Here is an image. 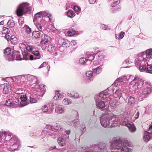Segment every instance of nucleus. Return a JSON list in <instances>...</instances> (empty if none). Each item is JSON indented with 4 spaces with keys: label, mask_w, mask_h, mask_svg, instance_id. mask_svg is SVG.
I'll list each match as a JSON object with an SVG mask.
<instances>
[{
    "label": "nucleus",
    "mask_w": 152,
    "mask_h": 152,
    "mask_svg": "<svg viewBox=\"0 0 152 152\" xmlns=\"http://www.w3.org/2000/svg\"><path fill=\"white\" fill-rule=\"evenodd\" d=\"M151 90L150 88L148 87L144 89L142 93V97L144 98H146L151 93Z\"/></svg>",
    "instance_id": "nucleus-23"
},
{
    "label": "nucleus",
    "mask_w": 152,
    "mask_h": 152,
    "mask_svg": "<svg viewBox=\"0 0 152 152\" xmlns=\"http://www.w3.org/2000/svg\"><path fill=\"white\" fill-rule=\"evenodd\" d=\"M147 59L143 58L142 56L140 55V53L139 55L138 58H136L135 60V66L138 67V66L147 63Z\"/></svg>",
    "instance_id": "nucleus-12"
},
{
    "label": "nucleus",
    "mask_w": 152,
    "mask_h": 152,
    "mask_svg": "<svg viewBox=\"0 0 152 152\" xmlns=\"http://www.w3.org/2000/svg\"><path fill=\"white\" fill-rule=\"evenodd\" d=\"M11 51V50L10 48H6L4 51V54L5 55H6V56H10V53Z\"/></svg>",
    "instance_id": "nucleus-53"
},
{
    "label": "nucleus",
    "mask_w": 152,
    "mask_h": 152,
    "mask_svg": "<svg viewBox=\"0 0 152 152\" xmlns=\"http://www.w3.org/2000/svg\"><path fill=\"white\" fill-rule=\"evenodd\" d=\"M41 110L44 113H50V112L49 111L48 107L47 105L43 106L41 108Z\"/></svg>",
    "instance_id": "nucleus-38"
},
{
    "label": "nucleus",
    "mask_w": 152,
    "mask_h": 152,
    "mask_svg": "<svg viewBox=\"0 0 152 152\" xmlns=\"http://www.w3.org/2000/svg\"><path fill=\"white\" fill-rule=\"evenodd\" d=\"M22 53L23 56V60H33V56L27 52H23Z\"/></svg>",
    "instance_id": "nucleus-21"
},
{
    "label": "nucleus",
    "mask_w": 152,
    "mask_h": 152,
    "mask_svg": "<svg viewBox=\"0 0 152 152\" xmlns=\"http://www.w3.org/2000/svg\"><path fill=\"white\" fill-rule=\"evenodd\" d=\"M38 30L39 31H34L32 33V36L35 39L39 38L41 36L42 32L40 31L39 30Z\"/></svg>",
    "instance_id": "nucleus-29"
},
{
    "label": "nucleus",
    "mask_w": 152,
    "mask_h": 152,
    "mask_svg": "<svg viewBox=\"0 0 152 152\" xmlns=\"http://www.w3.org/2000/svg\"><path fill=\"white\" fill-rule=\"evenodd\" d=\"M23 92L22 91L19 92V91H16V93L14 94H17L18 96V99L19 100V99L21 101L20 102L21 106H24L27 104V96L25 94H22Z\"/></svg>",
    "instance_id": "nucleus-9"
},
{
    "label": "nucleus",
    "mask_w": 152,
    "mask_h": 152,
    "mask_svg": "<svg viewBox=\"0 0 152 152\" xmlns=\"http://www.w3.org/2000/svg\"><path fill=\"white\" fill-rule=\"evenodd\" d=\"M7 25L9 28H12L15 26V23L13 20H11L8 21Z\"/></svg>",
    "instance_id": "nucleus-41"
},
{
    "label": "nucleus",
    "mask_w": 152,
    "mask_h": 152,
    "mask_svg": "<svg viewBox=\"0 0 152 152\" xmlns=\"http://www.w3.org/2000/svg\"><path fill=\"white\" fill-rule=\"evenodd\" d=\"M107 90H105L94 96L96 106L100 109H102L105 107V104L104 100L107 98Z\"/></svg>",
    "instance_id": "nucleus-4"
},
{
    "label": "nucleus",
    "mask_w": 152,
    "mask_h": 152,
    "mask_svg": "<svg viewBox=\"0 0 152 152\" xmlns=\"http://www.w3.org/2000/svg\"><path fill=\"white\" fill-rule=\"evenodd\" d=\"M5 34L4 35H3L2 37H5L7 41L9 42L10 40L11 41V42H12L11 40L12 39L10 37V36L8 34Z\"/></svg>",
    "instance_id": "nucleus-59"
},
{
    "label": "nucleus",
    "mask_w": 152,
    "mask_h": 152,
    "mask_svg": "<svg viewBox=\"0 0 152 152\" xmlns=\"http://www.w3.org/2000/svg\"><path fill=\"white\" fill-rule=\"evenodd\" d=\"M87 62V59L84 57L81 58L79 59V62L82 65L85 64Z\"/></svg>",
    "instance_id": "nucleus-47"
},
{
    "label": "nucleus",
    "mask_w": 152,
    "mask_h": 152,
    "mask_svg": "<svg viewBox=\"0 0 152 152\" xmlns=\"http://www.w3.org/2000/svg\"><path fill=\"white\" fill-rule=\"evenodd\" d=\"M41 15L42 16V18H44L47 15H48V13L45 11H41Z\"/></svg>",
    "instance_id": "nucleus-62"
},
{
    "label": "nucleus",
    "mask_w": 152,
    "mask_h": 152,
    "mask_svg": "<svg viewBox=\"0 0 152 152\" xmlns=\"http://www.w3.org/2000/svg\"><path fill=\"white\" fill-rule=\"evenodd\" d=\"M7 97L8 99L6 100L5 104L7 106H11L13 104L18 103L20 102L17 94H11L7 96Z\"/></svg>",
    "instance_id": "nucleus-5"
},
{
    "label": "nucleus",
    "mask_w": 152,
    "mask_h": 152,
    "mask_svg": "<svg viewBox=\"0 0 152 152\" xmlns=\"http://www.w3.org/2000/svg\"><path fill=\"white\" fill-rule=\"evenodd\" d=\"M26 78L30 83H32L33 84H35L37 83L38 84L39 83L37 80V78L33 75H28L26 77Z\"/></svg>",
    "instance_id": "nucleus-18"
},
{
    "label": "nucleus",
    "mask_w": 152,
    "mask_h": 152,
    "mask_svg": "<svg viewBox=\"0 0 152 152\" xmlns=\"http://www.w3.org/2000/svg\"><path fill=\"white\" fill-rule=\"evenodd\" d=\"M100 28L104 30L110 29V28H108L107 26H106V25L104 24H101L100 25Z\"/></svg>",
    "instance_id": "nucleus-61"
},
{
    "label": "nucleus",
    "mask_w": 152,
    "mask_h": 152,
    "mask_svg": "<svg viewBox=\"0 0 152 152\" xmlns=\"http://www.w3.org/2000/svg\"><path fill=\"white\" fill-rule=\"evenodd\" d=\"M95 56L98 60H101L104 58L103 53L100 52L96 54Z\"/></svg>",
    "instance_id": "nucleus-36"
},
{
    "label": "nucleus",
    "mask_w": 152,
    "mask_h": 152,
    "mask_svg": "<svg viewBox=\"0 0 152 152\" xmlns=\"http://www.w3.org/2000/svg\"><path fill=\"white\" fill-rule=\"evenodd\" d=\"M113 3L112 4L111 6L113 8L115 7L114 4L117 5L118 4L120 3V1L119 0H113Z\"/></svg>",
    "instance_id": "nucleus-60"
},
{
    "label": "nucleus",
    "mask_w": 152,
    "mask_h": 152,
    "mask_svg": "<svg viewBox=\"0 0 152 152\" xmlns=\"http://www.w3.org/2000/svg\"><path fill=\"white\" fill-rule=\"evenodd\" d=\"M38 134L37 132H31L30 133L29 135L30 136L34 137Z\"/></svg>",
    "instance_id": "nucleus-63"
},
{
    "label": "nucleus",
    "mask_w": 152,
    "mask_h": 152,
    "mask_svg": "<svg viewBox=\"0 0 152 152\" xmlns=\"http://www.w3.org/2000/svg\"><path fill=\"white\" fill-rule=\"evenodd\" d=\"M72 124L73 126H74L75 128H76L78 127L80 123L78 121H76L75 120H74L72 121Z\"/></svg>",
    "instance_id": "nucleus-56"
},
{
    "label": "nucleus",
    "mask_w": 152,
    "mask_h": 152,
    "mask_svg": "<svg viewBox=\"0 0 152 152\" xmlns=\"http://www.w3.org/2000/svg\"><path fill=\"white\" fill-rule=\"evenodd\" d=\"M38 99L36 97V98L34 97H31L30 98V102L31 103H35L37 102V99Z\"/></svg>",
    "instance_id": "nucleus-54"
},
{
    "label": "nucleus",
    "mask_w": 152,
    "mask_h": 152,
    "mask_svg": "<svg viewBox=\"0 0 152 152\" xmlns=\"http://www.w3.org/2000/svg\"><path fill=\"white\" fill-rule=\"evenodd\" d=\"M105 145L103 142H100L99 144H95L92 145V148L94 149V151L93 152H107L105 149Z\"/></svg>",
    "instance_id": "nucleus-10"
},
{
    "label": "nucleus",
    "mask_w": 152,
    "mask_h": 152,
    "mask_svg": "<svg viewBox=\"0 0 152 152\" xmlns=\"http://www.w3.org/2000/svg\"><path fill=\"white\" fill-rule=\"evenodd\" d=\"M31 53L34 55H31L33 57V60L39 59L41 57L39 52L38 50H34Z\"/></svg>",
    "instance_id": "nucleus-24"
},
{
    "label": "nucleus",
    "mask_w": 152,
    "mask_h": 152,
    "mask_svg": "<svg viewBox=\"0 0 152 152\" xmlns=\"http://www.w3.org/2000/svg\"><path fill=\"white\" fill-rule=\"evenodd\" d=\"M145 64H142V65H141L138 66L139 69V70L140 71V72H146L147 66V65L148 64V63L147 62V63H145Z\"/></svg>",
    "instance_id": "nucleus-33"
},
{
    "label": "nucleus",
    "mask_w": 152,
    "mask_h": 152,
    "mask_svg": "<svg viewBox=\"0 0 152 152\" xmlns=\"http://www.w3.org/2000/svg\"><path fill=\"white\" fill-rule=\"evenodd\" d=\"M71 45L72 46H75L74 48L75 49L78 46H77V41L76 40H72L70 42Z\"/></svg>",
    "instance_id": "nucleus-46"
},
{
    "label": "nucleus",
    "mask_w": 152,
    "mask_h": 152,
    "mask_svg": "<svg viewBox=\"0 0 152 152\" xmlns=\"http://www.w3.org/2000/svg\"><path fill=\"white\" fill-rule=\"evenodd\" d=\"M102 66V65L99 67H96V68L93 69L94 73L99 74L102 71L101 67Z\"/></svg>",
    "instance_id": "nucleus-39"
},
{
    "label": "nucleus",
    "mask_w": 152,
    "mask_h": 152,
    "mask_svg": "<svg viewBox=\"0 0 152 152\" xmlns=\"http://www.w3.org/2000/svg\"><path fill=\"white\" fill-rule=\"evenodd\" d=\"M129 145L127 140L122 143L118 138L115 137L111 142L110 152H128L129 149L128 147Z\"/></svg>",
    "instance_id": "nucleus-1"
},
{
    "label": "nucleus",
    "mask_w": 152,
    "mask_h": 152,
    "mask_svg": "<svg viewBox=\"0 0 152 152\" xmlns=\"http://www.w3.org/2000/svg\"><path fill=\"white\" fill-rule=\"evenodd\" d=\"M5 57L7 60H8L9 61L14 60L15 58V53H14V51L13 52L12 54H10V56H5Z\"/></svg>",
    "instance_id": "nucleus-35"
},
{
    "label": "nucleus",
    "mask_w": 152,
    "mask_h": 152,
    "mask_svg": "<svg viewBox=\"0 0 152 152\" xmlns=\"http://www.w3.org/2000/svg\"><path fill=\"white\" fill-rule=\"evenodd\" d=\"M144 80L142 79L135 82L134 83L132 84L135 89L141 88L144 84Z\"/></svg>",
    "instance_id": "nucleus-16"
},
{
    "label": "nucleus",
    "mask_w": 152,
    "mask_h": 152,
    "mask_svg": "<svg viewBox=\"0 0 152 152\" xmlns=\"http://www.w3.org/2000/svg\"><path fill=\"white\" fill-rule=\"evenodd\" d=\"M52 127H53L52 125L51 126L50 125H47L45 128L44 130L42 131V134L44 133V135H45L48 133V132H49L50 130H52Z\"/></svg>",
    "instance_id": "nucleus-31"
},
{
    "label": "nucleus",
    "mask_w": 152,
    "mask_h": 152,
    "mask_svg": "<svg viewBox=\"0 0 152 152\" xmlns=\"http://www.w3.org/2000/svg\"><path fill=\"white\" fill-rule=\"evenodd\" d=\"M14 53L15 55V59L17 60H23V58L22 57V55H20L19 52L17 51H14Z\"/></svg>",
    "instance_id": "nucleus-32"
},
{
    "label": "nucleus",
    "mask_w": 152,
    "mask_h": 152,
    "mask_svg": "<svg viewBox=\"0 0 152 152\" xmlns=\"http://www.w3.org/2000/svg\"><path fill=\"white\" fill-rule=\"evenodd\" d=\"M128 128L129 129L130 132L132 133L135 132L136 130L135 126L134 125H132V124H131V126Z\"/></svg>",
    "instance_id": "nucleus-49"
},
{
    "label": "nucleus",
    "mask_w": 152,
    "mask_h": 152,
    "mask_svg": "<svg viewBox=\"0 0 152 152\" xmlns=\"http://www.w3.org/2000/svg\"><path fill=\"white\" fill-rule=\"evenodd\" d=\"M146 72L152 74V65L148 64L147 66Z\"/></svg>",
    "instance_id": "nucleus-44"
},
{
    "label": "nucleus",
    "mask_w": 152,
    "mask_h": 152,
    "mask_svg": "<svg viewBox=\"0 0 152 152\" xmlns=\"http://www.w3.org/2000/svg\"><path fill=\"white\" fill-rule=\"evenodd\" d=\"M135 102V99L134 97L130 96L128 99V104L130 105H132Z\"/></svg>",
    "instance_id": "nucleus-34"
},
{
    "label": "nucleus",
    "mask_w": 152,
    "mask_h": 152,
    "mask_svg": "<svg viewBox=\"0 0 152 152\" xmlns=\"http://www.w3.org/2000/svg\"><path fill=\"white\" fill-rule=\"evenodd\" d=\"M59 44L63 47H67L70 45V42L66 39H62L59 41Z\"/></svg>",
    "instance_id": "nucleus-22"
},
{
    "label": "nucleus",
    "mask_w": 152,
    "mask_h": 152,
    "mask_svg": "<svg viewBox=\"0 0 152 152\" xmlns=\"http://www.w3.org/2000/svg\"><path fill=\"white\" fill-rule=\"evenodd\" d=\"M11 149L15 151L19 149L20 146V141L16 136L12 137L10 140Z\"/></svg>",
    "instance_id": "nucleus-6"
},
{
    "label": "nucleus",
    "mask_w": 152,
    "mask_h": 152,
    "mask_svg": "<svg viewBox=\"0 0 152 152\" xmlns=\"http://www.w3.org/2000/svg\"><path fill=\"white\" fill-rule=\"evenodd\" d=\"M122 91L120 89H117L116 90L114 93V96L117 97H119L121 96Z\"/></svg>",
    "instance_id": "nucleus-40"
},
{
    "label": "nucleus",
    "mask_w": 152,
    "mask_h": 152,
    "mask_svg": "<svg viewBox=\"0 0 152 152\" xmlns=\"http://www.w3.org/2000/svg\"><path fill=\"white\" fill-rule=\"evenodd\" d=\"M74 9L76 12H77V15H79V14L80 13L81 10L78 6H74Z\"/></svg>",
    "instance_id": "nucleus-57"
},
{
    "label": "nucleus",
    "mask_w": 152,
    "mask_h": 152,
    "mask_svg": "<svg viewBox=\"0 0 152 152\" xmlns=\"http://www.w3.org/2000/svg\"><path fill=\"white\" fill-rule=\"evenodd\" d=\"M65 110V108L61 105L56 106L55 109V111L56 112L59 113H64Z\"/></svg>",
    "instance_id": "nucleus-26"
},
{
    "label": "nucleus",
    "mask_w": 152,
    "mask_h": 152,
    "mask_svg": "<svg viewBox=\"0 0 152 152\" xmlns=\"http://www.w3.org/2000/svg\"><path fill=\"white\" fill-rule=\"evenodd\" d=\"M64 135H63V137H64V136L65 135V134H64ZM64 138H65L64 137H63V138H61V137H59L58 139V142L59 144V145L61 146H64L65 144V141Z\"/></svg>",
    "instance_id": "nucleus-30"
},
{
    "label": "nucleus",
    "mask_w": 152,
    "mask_h": 152,
    "mask_svg": "<svg viewBox=\"0 0 152 152\" xmlns=\"http://www.w3.org/2000/svg\"><path fill=\"white\" fill-rule=\"evenodd\" d=\"M67 16L71 18L73 17L75 15V13L72 10H69L66 13Z\"/></svg>",
    "instance_id": "nucleus-43"
},
{
    "label": "nucleus",
    "mask_w": 152,
    "mask_h": 152,
    "mask_svg": "<svg viewBox=\"0 0 152 152\" xmlns=\"http://www.w3.org/2000/svg\"><path fill=\"white\" fill-rule=\"evenodd\" d=\"M52 126L55 130H59L61 129V127L60 124L57 123L53 124Z\"/></svg>",
    "instance_id": "nucleus-45"
},
{
    "label": "nucleus",
    "mask_w": 152,
    "mask_h": 152,
    "mask_svg": "<svg viewBox=\"0 0 152 152\" xmlns=\"http://www.w3.org/2000/svg\"><path fill=\"white\" fill-rule=\"evenodd\" d=\"M48 51L51 54L56 56L57 55V50L56 47L53 45H50L48 47Z\"/></svg>",
    "instance_id": "nucleus-15"
},
{
    "label": "nucleus",
    "mask_w": 152,
    "mask_h": 152,
    "mask_svg": "<svg viewBox=\"0 0 152 152\" xmlns=\"http://www.w3.org/2000/svg\"><path fill=\"white\" fill-rule=\"evenodd\" d=\"M52 18V16L51 15L50 13L48 12V15H47L44 18V19L45 20V19H46V20L49 21Z\"/></svg>",
    "instance_id": "nucleus-55"
},
{
    "label": "nucleus",
    "mask_w": 152,
    "mask_h": 152,
    "mask_svg": "<svg viewBox=\"0 0 152 152\" xmlns=\"http://www.w3.org/2000/svg\"><path fill=\"white\" fill-rule=\"evenodd\" d=\"M14 136L12 135L11 133L5 131L0 132V137H1V140H4L5 141H9V143H10V140L11 139V138Z\"/></svg>",
    "instance_id": "nucleus-11"
},
{
    "label": "nucleus",
    "mask_w": 152,
    "mask_h": 152,
    "mask_svg": "<svg viewBox=\"0 0 152 152\" xmlns=\"http://www.w3.org/2000/svg\"><path fill=\"white\" fill-rule=\"evenodd\" d=\"M93 75V72L92 71H87L86 73V75L87 77H91Z\"/></svg>",
    "instance_id": "nucleus-58"
},
{
    "label": "nucleus",
    "mask_w": 152,
    "mask_h": 152,
    "mask_svg": "<svg viewBox=\"0 0 152 152\" xmlns=\"http://www.w3.org/2000/svg\"><path fill=\"white\" fill-rule=\"evenodd\" d=\"M14 151L11 149H7L5 145H1L0 146V152H14Z\"/></svg>",
    "instance_id": "nucleus-27"
},
{
    "label": "nucleus",
    "mask_w": 152,
    "mask_h": 152,
    "mask_svg": "<svg viewBox=\"0 0 152 152\" xmlns=\"http://www.w3.org/2000/svg\"><path fill=\"white\" fill-rule=\"evenodd\" d=\"M140 55L145 58H152V49L147 50L145 52L141 53Z\"/></svg>",
    "instance_id": "nucleus-17"
},
{
    "label": "nucleus",
    "mask_w": 152,
    "mask_h": 152,
    "mask_svg": "<svg viewBox=\"0 0 152 152\" xmlns=\"http://www.w3.org/2000/svg\"><path fill=\"white\" fill-rule=\"evenodd\" d=\"M57 101L53 100V101H50L49 103L46 104L48 107L49 111L50 113L53 111L55 105L57 104Z\"/></svg>",
    "instance_id": "nucleus-19"
},
{
    "label": "nucleus",
    "mask_w": 152,
    "mask_h": 152,
    "mask_svg": "<svg viewBox=\"0 0 152 152\" xmlns=\"http://www.w3.org/2000/svg\"><path fill=\"white\" fill-rule=\"evenodd\" d=\"M19 23L20 25H21L24 23V18H20L18 20Z\"/></svg>",
    "instance_id": "nucleus-64"
},
{
    "label": "nucleus",
    "mask_w": 152,
    "mask_h": 152,
    "mask_svg": "<svg viewBox=\"0 0 152 152\" xmlns=\"http://www.w3.org/2000/svg\"><path fill=\"white\" fill-rule=\"evenodd\" d=\"M109 103L110 105L112 107H114L118 104H117L116 101L114 99L111 100L110 101Z\"/></svg>",
    "instance_id": "nucleus-52"
},
{
    "label": "nucleus",
    "mask_w": 152,
    "mask_h": 152,
    "mask_svg": "<svg viewBox=\"0 0 152 152\" xmlns=\"http://www.w3.org/2000/svg\"><path fill=\"white\" fill-rule=\"evenodd\" d=\"M152 139V132H149L147 131H145L143 136L144 140L145 142H148L151 139Z\"/></svg>",
    "instance_id": "nucleus-20"
},
{
    "label": "nucleus",
    "mask_w": 152,
    "mask_h": 152,
    "mask_svg": "<svg viewBox=\"0 0 152 152\" xmlns=\"http://www.w3.org/2000/svg\"><path fill=\"white\" fill-rule=\"evenodd\" d=\"M63 103L65 105L71 104L72 102L71 100L68 98H64L62 101Z\"/></svg>",
    "instance_id": "nucleus-37"
},
{
    "label": "nucleus",
    "mask_w": 152,
    "mask_h": 152,
    "mask_svg": "<svg viewBox=\"0 0 152 152\" xmlns=\"http://www.w3.org/2000/svg\"><path fill=\"white\" fill-rule=\"evenodd\" d=\"M11 88L10 85L8 84H4V87L3 89V93L4 94H7L11 91Z\"/></svg>",
    "instance_id": "nucleus-25"
},
{
    "label": "nucleus",
    "mask_w": 152,
    "mask_h": 152,
    "mask_svg": "<svg viewBox=\"0 0 152 152\" xmlns=\"http://www.w3.org/2000/svg\"><path fill=\"white\" fill-rule=\"evenodd\" d=\"M101 125L104 127L112 128L117 126L118 119L115 116L111 117L107 114H103L100 118Z\"/></svg>",
    "instance_id": "nucleus-2"
},
{
    "label": "nucleus",
    "mask_w": 152,
    "mask_h": 152,
    "mask_svg": "<svg viewBox=\"0 0 152 152\" xmlns=\"http://www.w3.org/2000/svg\"><path fill=\"white\" fill-rule=\"evenodd\" d=\"M63 98L62 95H61L59 93H58L56 95L53 97V100H55L56 101V100L58 99H61Z\"/></svg>",
    "instance_id": "nucleus-48"
},
{
    "label": "nucleus",
    "mask_w": 152,
    "mask_h": 152,
    "mask_svg": "<svg viewBox=\"0 0 152 152\" xmlns=\"http://www.w3.org/2000/svg\"><path fill=\"white\" fill-rule=\"evenodd\" d=\"M45 87V86L43 85L37 84L35 85V88L36 91L34 93L36 95L37 97L39 98L43 96L45 94L44 88Z\"/></svg>",
    "instance_id": "nucleus-7"
},
{
    "label": "nucleus",
    "mask_w": 152,
    "mask_h": 152,
    "mask_svg": "<svg viewBox=\"0 0 152 152\" xmlns=\"http://www.w3.org/2000/svg\"><path fill=\"white\" fill-rule=\"evenodd\" d=\"M10 32V31L8 28L6 27H4L3 28L2 33V34L3 35H4L5 34H9Z\"/></svg>",
    "instance_id": "nucleus-42"
},
{
    "label": "nucleus",
    "mask_w": 152,
    "mask_h": 152,
    "mask_svg": "<svg viewBox=\"0 0 152 152\" xmlns=\"http://www.w3.org/2000/svg\"><path fill=\"white\" fill-rule=\"evenodd\" d=\"M29 4L26 3H23L19 4L17 7L16 13L18 16H22L26 13L30 14L32 12L33 8L29 6Z\"/></svg>",
    "instance_id": "nucleus-3"
},
{
    "label": "nucleus",
    "mask_w": 152,
    "mask_h": 152,
    "mask_svg": "<svg viewBox=\"0 0 152 152\" xmlns=\"http://www.w3.org/2000/svg\"><path fill=\"white\" fill-rule=\"evenodd\" d=\"M95 56V55L94 53L88 52L87 53L86 56L87 61H89L90 62H91L94 59Z\"/></svg>",
    "instance_id": "nucleus-28"
},
{
    "label": "nucleus",
    "mask_w": 152,
    "mask_h": 152,
    "mask_svg": "<svg viewBox=\"0 0 152 152\" xmlns=\"http://www.w3.org/2000/svg\"><path fill=\"white\" fill-rule=\"evenodd\" d=\"M45 31V30L44 31L42 32V34H41V43L42 44H45L47 43L51 40V38L50 37L44 34V32Z\"/></svg>",
    "instance_id": "nucleus-14"
},
{
    "label": "nucleus",
    "mask_w": 152,
    "mask_h": 152,
    "mask_svg": "<svg viewBox=\"0 0 152 152\" xmlns=\"http://www.w3.org/2000/svg\"><path fill=\"white\" fill-rule=\"evenodd\" d=\"M26 47V48L27 51L31 53L33 51L34 49L33 46L28 45H27Z\"/></svg>",
    "instance_id": "nucleus-50"
},
{
    "label": "nucleus",
    "mask_w": 152,
    "mask_h": 152,
    "mask_svg": "<svg viewBox=\"0 0 152 152\" xmlns=\"http://www.w3.org/2000/svg\"><path fill=\"white\" fill-rule=\"evenodd\" d=\"M41 16L40 12L35 14L34 15L33 21L38 30L40 31L43 32L45 31L44 28L42 27L41 24L37 22L39 19L40 18Z\"/></svg>",
    "instance_id": "nucleus-8"
},
{
    "label": "nucleus",
    "mask_w": 152,
    "mask_h": 152,
    "mask_svg": "<svg viewBox=\"0 0 152 152\" xmlns=\"http://www.w3.org/2000/svg\"><path fill=\"white\" fill-rule=\"evenodd\" d=\"M133 76L130 75H127L126 76H124L122 77V79L124 81L126 82L128 81L129 79L131 77H133Z\"/></svg>",
    "instance_id": "nucleus-51"
},
{
    "label": "nucleus",
    "mask_w": 152,
    "mask_h": 152,
    "mask_svg": "<svg viewBox=\"0 0 152 152\" xmlns=\"http://www.w3.org/2000/svg\"><path fill=\"white\" fill-rule=\"evenodd\" d=\"M118 119V123L117 124V126L118 125V124H119L121 125L125 126L127 127H129L131 126V123L129 120V118L125 117L124 118H122L121 119Z\"/></svg>",
    "instance_id": "nucleus-13"
}]
</instances>
